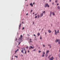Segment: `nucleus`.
<instances>
[{
	"label": "nucleus",
	"instance_id": "9b49d317",
	"mask_svg": "<svg viewBox=\"0 0 60 60\" xmlns=\"http://www.w3.org/2000/svg\"><path fill=\"white\" fill-rule=\"evenodd\" d=\"M50 13V14L49 15V16L50 17H51V14H52V12H51Z\"/></svg>",
	"mask_w": 60,
	"mask_h": 60
},
{
	"label": "nucleus",
	"instance_id": "6ab92c4d",
	"mask_svg": "<svg viewBox=\"0 0 60 60\" xmlns=\"http://www.w3.org/2000/svg\"><path fill=\"white\" fill-rule=\"evenodd\" d=\"M40 17V15H38V18H39Z\"/></svg>",
	"mask_w": 60,
	"mask_h": 60
},
{
	"label": "nucleus",
	"instance_id": "0eeeda50",
	"mask_svg": "<svg viewBox=\"0 0 60 60\" xmlns=\"http://www.w3.org/2000/svg\"><path fill=\"white\" fill-rule=\"evenodd\" d=\"M22 40V39H21V38H19L18 40V41H21V40Z\"/></svg>",
	"mask_w": 60,
	"mask_h": 60
},
{
	"label": "nucleus",
	"instance_id": "c756f323",
	"mask_svg": "<svg viewBox=\"0 0 60 60\" xmlns=\"http://www.w3.org/2000/svg\"><path fill=\"white\" fill-rule=\"evenodd\" d=\"M17 51H15V54H16V52H17Z\"/></svg>",
	"mask_w": 60,
	"mask_h": 60
},
{
	"label": "nucleus",
	"instance_id": "5701e85b",
	"mask_svg": "<svg viewBox=\"0 0 60 60\" xmlns=\"http://www.w3.org/2000/svg\"><path fill=\"white\" fill-rule=\"evenodd\" d=\"M38 36H39V35H40V34L39 33H38Z\"/></svg>",
	"mask_w": 60,
	"mask_h": 60
},
{
	"label": "nucleus",
	"instance_id": "c03bdc74",
	"mask_svg": "<svg viewBox=\"0 0 60 60\" xmlns=\"http://www.w3.org/2000/svg\"><path fill=\"white\" fill-rule=\"evenodd\" d=\"M29 42H32V41H30Z\"/></svg>",
	"mask_w": 60,
	"mask_h": 60
},
{
	"label": "nucleus",
	"instance_id": "864d4df0",
	"mask_svg": "<svg viewBox=\"0 0 60 60\" xmlns=\"http://www.w3.org/2000/svg\"><path fill=\"white\" fill-rule=\"evenodd\" d=\"M34 36H35L36 35L35 34H34Z\"/></svg>",
	"mask_w": 60,
	"mask_h": 60
},
{
	"label": "nucleus",
	"instance_id": "49530a36",
	"mask_svg": "<svg viewBox=\"0 0 60 60\" xmlns=\"http://www.w3.org/2000/svg\"><path fill=\"white\" fill-rule=\"evenodd\" d=\"M17 38H16V40H15V41H17Z\"/></svg>",
	"mask_w": 60,
	"mask_h": 60
},
{
	"label": "nucleus",
	"instance_id": "f03ea898",
	"mask_svg": "<svg viewBox=\"0 0 60 60\" xmlns=\"http://www.w3.org/2000/svg\"><path fill=\"white\" fill-rule=\"evenodd\" d=\"M24 49V50L25 51V54H26V49L25 48V47H24L23 48H22V49Z\"/></svg>",
	"mask_w": 60,
	"mask_h": 60
},
{
	"label": "nucleus",
	"instance_id": "2f4dec72",
	"mask_svg": "<svg viewBox=\"0 0 60 60\" xmlns=\"http://www.w3.org/2000/svg\"><path fill=\"white\" fill-rule=\"evenodd\" d=\"M60 41L58 42V43H59V44H60Z\"/></svg>",
	"mask_w": 60,
	"mask_h": 60
},
{
	"label": "nucleus",
	"instance_id": "473e14b6",
	"mask_svg": "<svg viewBox=\"0 0 60 60\" xmlns=\"http://www.w3.org/2000/svg\"><path fill=\"white\" fill-rule=\"evenodd\" d=\"M41 51H39V53H41Z\"/></svg>",
	"mask_w": 60,
	"mask_h": 60
},
{
	"label": "nucleus",
	"instance_id": "13d9d810",
	"mask_svg": "<svg viewBox=\"0 0 60 60\" xmlns=\"http://www.w3.org/2000/svg\"><path fill=\"white\" fill-rule=\"evenodd\" d=\"M22 23L23 24V23H24V22H22Z\"/></svg>",
	"mask_w": 60,
	"mask_h": 60
},
{
	"label": "nucleus",
	"instance_id": "a878e982",
	"mask_svg": "<svg viewBox=\"0 0 60 60\" xmlns=\"http://www.w3.org/2000/svg\"><path fill=\"white\" fill-rule=\"evenodd\" d=\"M26 48L27 49L28 48V46H27L26 47Z\"/></svg>",
	"mask_w": 60,
	"mask_h": 60
},
{
	"label": "nucleus",
	"instance_id": "a19ab883",
	"mask_svg": "<svg viewBox=\"0 0 60 60\" xmlns=\"http://www.w3.org/2000/svg\"><path fill=\"white\" fill-rule=\"evenodd\" d=\"M51 45H48V46H50Z\"/></svg>",
	"mask_w": 60,
	"mask_h": 60
},
{
	"label": "nucleus",
	"instance_id": "680f3d73",
	"mask_svg": "<svg viewBox=\"0 0 60 60\" xmlns=\"http://www.w3.org/2000/svg\"><path fill=\"white\" fill-rule=\"evenodd\" d=\"M38 48V49H40V47H39Z\"/></svg>",
	"mask_w": 60,
	"mask_h": 60
},
{
	"label": "nucleus",
	"instance_id": "58836bf2",
	"mask_svg": "<svg viewBox=\"0 0 60 60\" xmlns=\"http://www.w3.org/2000/svg\"><path fill=\"white\" fill-rule=\"evenodd\" d=\"M23 29H24V27H23L22 30H23Z\"/></svg>",
	"mask_w": 60,
	"mask_h": 60
},
{
	"label": "nucleus",
	"instance_id": "e433bc0d",
	"mask_svg": "<svg viewBox=\"0 0 60 60\" xmlns=\"http://www.w3.org/2000/svg\"><path fill=\"white\" fill-rule=\"evenodd\" d=\"M20 43H21V42H20L19 43V44H18V45H19V44H20Z\"/></svg>",
	"mask_w": 60,
	"mask_h": 60
},
{
	"label": "nucleus",
	"instance_id": "bb28decb",
	"mask_svg": "<svg viewBox=\"0 0 60 60\" xmlns=\"http://www.w3.org/2000/svg\"><path fill=\"white\" fill-rule=\"evenodd\" d=\"M40 39L41 40V39H42L41 36V37L40 38Z\"/></svg>",
	"mask_w": 60,
	"mask_h": 60
},
{
	"label": "nucleus",
	"instance_id": "2eb2a0df",
	"mask_svg": "<svg viewBox=\"0 0 60 60\" xmlns=\"http://www.w3.org/2000/svg\"><path fill=\"white\" fill-rule=\"evenodd\" d=\"M59 30H58L57 31V33L59 34Z\"/></svg>",
	"mask_w": 60,
	"mask_h": 60
},
{
	"label": "nucleus",
	"instance_id": "bf43d9fd",
	"mask_svg": "<svg viewBox=\"0 0 60 60\" xmlns=\"http://www.w3.org/2000/svg\"><path fill=\"white\" fill-rule=\"evenodd\" d=\"M36 15H37V14H36L35 15V16H36Z\"/></svg>",
	"mask_w": 60,
	"mask_h": 60
},
{
	"label": "nucleus",
	"instance_id": "4d7b16f0",
	"mask_svg": "<svg viewBox=\"0 0 60 60\" xmlns=\"http://www.w3.org/2000/svg\"><path fill=\"white\" fill-rule=\"evenodd\" d=\"M59 5V4H57V5Z\"/></svg>",
	"mask_w": 60,
	"mask_h": 60
},
{
	"label": "nucleus",
	"instance_id": "6e6552de",
	"mask_svg": "<svg viewBox=\"0 0 60 60\" xmlns=\"http://www.w3.org/2000/svg\"><path fill=\"white\" fill-rule=\"evenodd\" d=\"M30 6H31L32 7H33V4H32V3H30Z\"/></svg>",
	"mask_w": 60,
	"mask_h": 60
},
{
	"label": "nucleus",
	"instance_id": "3c124183",
	"mask_svg": "<svg viewBox=\"0 0 60 60\" xmlns=\"http://www.w3.org/2000/svg\"><path fill=\"white\" fill-rule=\"evenodd\" d=\"M51 0H50L49 1L50 2H51Z\"/></svg>",
	"mask_w": 60,
	"mask_h": 60
},
{
	"label": "nucleus",
	"instance_id": "4be33fe9",
	"mask_svg": "<svg viewBox=\"0 0 60 60\" xmlns=\"http://www.w3.org/2000/svg\"><path fill=\"white\" fill-rule=\"evenodd\" d=\"M19 26V29H20V27H21V24H20V25Z\"/></svg>",
	"mask_w": 60,
	"mask_h": 60
},
{
	"label": "nucleus",
	"instance_id": "412c9836",
	"mask_svg": "<svg viewBox=\"0 0 60 60\" xmlns=\"http://www.w3.org/2000/svg\"><path fill=\"white\" fill-rule=\"evenodd\" d=\"M51 56L50 55L48 57V58L49 59V58H50V57Z\"/></svg>",
	"mask_w": 60,
	"mask_h": 60
},
{
	"label": "nucleus",
	"instance_id": "de8ad7c7",
	"mask_svg": "<svg viewBox=\"0 0 60 60\" xmlns=\"http://www.w3.org/2000/svg\"><path fill=\"white\" fill-rule=\"evenodd\" d=\"M27 15H28V13H27V14H26V16H27Z\"/></svg>",
	"mask_w": 60,
	"mask_h": 60
},
{
	"label": "nucleus",
	"instance_id": "052dcab7",
	"mask_svg": "<svg viewBox=\"0 0 60 60\" xmlns=\"http://www.w3.org/2000/svg\"><path fill=\"white\" fill-rule=\"evenodd\" d=\"M45 34H47V33H46V32L45 33Z\"/></svg>",
	"mask_w": 60,
	"mask_h": 60
},
{
	"label": "nucleus",
	"instance_id": "c9c22d12",
	"mask_svg": "<svg viewBox=\"0 0 60 60\" xmlns=\"http://www.w3.org/2000/svg\"><path fill=\"white\" fill-rule=\"evenodd\" d=\"M30 41H32V39H30Z\"/></svg>",
	"mask_w": 60,
	"mask_h": 60
},
{
	"label": "nucleus",
	"instance_id": "4468645a",
	"mask_svg": "<svg viewBox=\"0 0 60 60\" xmlns=\"http://www.w3.org/2000/svg\"><path fill=\"white\" fill-rule=\"evenodd\" d=\"M45 52H43V55H45Z\"/></svg>",
	"mask_w": 60,
	"mask_h": 60
},
{
	"label": "nucleus",
	"instance_id": "4c0bfd02",
	"mask_svg": "<svg viewBox=\"0 0 60 60\" xmlns=\"http://www.w3.org/2000/svg\"><path fill=\"white\" fill-rule=\"evenodd\" d=\"M32 11H33V10H31V12H32Z\"/></svg>",
	"mask_w": 60,
	"mask_h": 60
},
{
	"label": "nucleus",
	"instance_id": "393cba45",
	"mask_svg": "<svg viewBox=\"0 0 60 60\" xmlns=\"http://www.w3.org/2000/svg\"><path fill=\"white\" fill-rule=\"evenodd\" d=\"M42 57H44V55L43 54V55L42 56Z\"/></svg>",
	"mask_w": 60,
	"mask_h": 60
},
{
	"label": "nucleus",
	"instance_id": "09e8293b",
	"mask_svg": "<svg viewBox=\"0 0 60 60\" xmlns=\"http://www.w3.org/2000/svg\"><path fill=\"white\" fill-rule=\"evenodd\" d=\"M41 30V29H39V31H40Z\"/></svg>",
	"mask_w": 60,
	"mask_h": 60
},
{
	"label": "nucleus",
	"instance_id": "f3484780",
	"mask_svg": "<svg viewBox=\"0 0 60 60\" xmlns=\"http://www.w3.org/2000/svg\"><path fill=\"white\" fill-rule=\"evenodd\" d=\"M21 52L22 53H24V50H22L21 51Z\"/></svg>",
	"mask_w": 60,
	"mask_h": 60
},
{
	"label": "nucleus",
	"instance_id": "5fc2aeb1",
	"mask_svg": "<svg viewBox=\"0 0 60 60\" xmlns=\"http://www.w3.org/2000/svg\"><path fill=\"white\" fill-rule=\"evenodd\" d=\"M34 22H33V24H34Z\"/></svg>",
	"mask_w": 60,
	"mask_h": 60
},
{
	"label": "nucleus",
	"instance_id": "423d86ee",
	"mask_svg": "<svg viewBox=\"0 0 60 60\" xmlns=\"http://www.w3.org/2000/svg\"><path fill=\"white\" fill-rule=\"evenodd\" d=\"M43 13L40 14V17H42L43 16Z\"/></svg>",
	"mask_w": 60,
	"mask_h": 60
},
{
	"label": "nucleus",
	"instance_id": "e2e57ef3",
	"mask_svg": "<svg viewBox=\"0 0 60 60\" xmlns=\"http://www.w3.org/2000/svg\"><path fill=\"white\" fill-rule=\"evenodd\" d=\"M31 49V48H29V49Z\"/></svg>",
	"mask_w": 60,
	"mask_h": 60
},
{
	"label": "nucleus",
	"instance_id": "f704fd0d",
	"mask_svg": "<svg viewBox=\"0 0 60 60\" xmlns=\"http://www.w3.org/2000/svg\"><path fill=\"white\" fill-rule=\"evenodd\" d=\"M37 16H36V17H35V18H37Z\"/></svg>",
	"mask_w": 60,
	"mask_h": 60
},
{
	"label": "nucleus",
	"instance_id": "a18cd8bd",
	"mask_svg": "<svg viewBox=\"0 0 60 60\" xmlns=\"http://www.w3.org/2000/svg\"><path fill=\"white\" fill-rule=\"evenodd\" d=\"M19 50V49H17L16 51H18Z\"/></svg>",
	"mask_w": 60,
	"mask_h": 60
},
{
	"label": "nucleus",
	"instance_id": "69168bd1",
	"mask_svg": "<svg viewBox=\"0 0 60 60\" xmlns=\"http://www.w3.org/2000/svg\"><path fill=\"white\" fill-rule=\"evenodd\" d=\"M43 29H42V31H43Z\"/></svg>",
	"mask_w": 60,
	"mask_h": 60
},
{
	"label": "nucleus",
	"instance_id": "603ef678",
	"mask_svg": "<svg viewBox=\"0 0 60 60\" xmlns=\"http://www.w3.org/2000/svg\"><path fill=\"white\" fill-rule=\"evenodd\" d=\"M35 4V3H34H34H33V4Z\"/></svg>",
	"mask_w": 60,
	"mask_h": 60
},
{
	"label": "nucleus",
	"instance_id": "6e6d98bb",
	"mask_svg": "<svg viewBox=\"0 0 60 60\" xmlns=\"http://www.w3.org/2000/svg\"><path fill=\"white\" fill-rule=\"evenodd\" d=\"M54 4V2H53L52 3V4Z\"/></svg>",
	"mask_w": 60,
	"mask_h": 60
},
{
	"label": "nucleus",
	"instance_id": "338daca9",
	"mask_svg": "<svg viewBox=\"0 0 60 60\" xmlns=\"http://www.w3.org/2000/svg\"><path fill=\"white\" fill-rule=\"evenodd\" d=\"M60 50H59V51L60 52Z\"/></svg>",
	"mask_w": 60,
	"mask_h": 60
},
{
	"label": "nucleus",
	"instance_id": "aec40b11",
	"mask_svg": "<svg viewBox=\"0 0 60 60\" xmlns=\"http://www.w3.org/2000/svg\"><path fill=\"white\" fill-rule=\"evenodd\" d=\"M46 57H47V56H48V54L47 53H46L45 55Z\"/></svg>",
	"mask_w": 60,
	"mask_h": 60
},
{
	"label": "nucleus",
	"instance_id": "cd10ccee",
	"mask_svg": "<svg viewBox=\"0 0 60 60\" xmlns=\"http://www.w3.org/2000/svg\"><path fill=\"white\" fill-rule=\"evenodd\" d=\"M15 57H16L17 58H18V56H15Z\"/></svg>",
	"mask_w": 60,
	"mask_h": 60
},
{
	"label": "nucleus",
	"instance_id": "a211bd4d",
	"mask_svg": "<svg viewBox=\"0 0 60 60\" xmlns=\"http://www.w3.org/2000/svg\"><path fill=\"white\" fill-rule=\"evenodd\" d=\"M22 37H23V36H22V35H20V38H22Z\"/></svg>",
	"mask_w": 60,
	"mask_h": 60
},
{
	"label": "nucleus",
	"instance_id": "0e129e2a",
	"mask_svg": "<svg viewBox=\"0 0 60 60\" xmlns=\"http://www.w3.org/2000/svg\"><path fill=\"white\" fill-rule=\"evenodd\" d=\"M34 14V13H33V14Z\"/></svg>",
	"mask_w": 60,
	"mask_h": 60
},
{
	"label": "nucleus",
	"instance_id": "ddd939ff",
	"mask_svg": "<svg viewBox=\"0 0 60 60\" xmlns=\"http://www.w3.org/2000/svg\"><path fill=\"white\" fill-rule=\"evenodd\" d=\"M52 14L53 15H55V13H54L53 12H52Z\"/></svg>",
	"mask_w": 60,
	"mask_h": 60
},
{
	"label": "nucleus",
	"instance_id": "8fccbe9b",
	"mask_svg": "<svg viewBox=\"0 0 60 60\" xmlns=\"http://www.w3.org/2000/svg\"><path fill=\"white\" fill-rule=\"evenodd\" d=\"M34 51H35V49H34Z\"/></svg>",
	"mask_w": 60,
	"mask_h": 60
},
{
	"label": "nucleus",
	"instance_id": "39448f33",
	"mask_svg": "<svg viewBox=\"0 0 60 60\" xmlns=\"http://www.w3.org/2000/svg\"><path fill=\"white\" fill-rule=\"evenodd\" d=\"M55 31V35H57V33H56V30H54Z\"/></svg>",
	"mask_w": 60,
	"mask_h": 60
},
{
	"label": "nucleus",
	"instance_id": "7c9ffc66",
	"mask_svg": "<svg viewBox=\"0 0 60 60\" xmlns=\"http://www.w3.org/2000/svg\"><path fill=\"white\" fill-rule=\"evenodd\" d=\"M43 46L44 47H45V45H43Z\"/></svg>",
	"mask_w": 60,
	"mask_h": 60
},
{
	"label": "nucleus",
	"instance_id": "20e7f679",
	"mask_svg": "<svg viewBox=\"0 0 60 60\" xmlns=\"http://www.w3.org/2000/svg\"><path fill=\"white\" fill-rule=\"evenodd\" d=\"M54 59V58L53 57H51V58H50L49 59V60H53Z\"/></svg>",
	"mask_w": 60,
	"mask_h": 60
},
{
	"label": "nucleus",
	"instance_id": "774afa93",
	"mask_svg": "<svg viewBox=\"0 0 60 60\" xmlns=\"http://www.w3.org/2000/svg\"><path fill=\"white\" fill-rule=\"evenodd\" d=\"M22 56H23V55H22Z\"/></svg>",
	"mask_w": 60,
	"mask_h": 60
},
{
	"label": "nucleus",
	"instance_id": "dca6fc26",
	"mask_svg": "<svg viewBox=\"0 0 60 60\" xmlns=\"http://www.w3.org/2000/svg\"><path fill=\"white\" fill-rule=\"evenodd\" d=\"M30 47L31 49H34V47H32V46H30Z\"/></svg>",
	"mask_w": 60,
	"mask_h": 60
},
{
	"label": "nucleus",
	"instance_id": "c85d7f7f",
	"mask_svg": "<svg viewBox=\"0 0 60 60\" xmlns=\"http://www.w3.org/2000/svg\"><path fill=\"white\" fill-rule=\"evenodd\" d=\"M59 57H60V53L59 54Z\"/></svg>",
	"mask_w": 60,
	"mask_h": 60
},
{
	"label": "nucleus",
	"instance_id": "37998d69",
	"mask_svg": "<svg viewBox=\"0 0 60 60\" xmlns=\"http://www.w3.org/2000/svg\"><path fill=\"white\" fill-rule=\"evenodd\" d=\"M28 53H29L30 52L28 50Z\"/></svg>",
	"mask_w": 60,
	"mask_h": 60
},
{
	"label": "nucleus",
	"instance_id": "1a4fd4ad",
	"mask_svg": "<svg viewBox=\"0 0 60 60\" xmlns=\"http://www.w3.org/2000/svg\"><path fill=\"white\" fill-rule=\"evenodd\" d=\"M30 6H31L32 7H33V4H32V3H30Z\"/></svg>",
	"mask_w": 60,
	"mask_h": 60
},
{
	"label": "nucleus",
	"instance_id": "f8f14e48",
	"mask_svg": "<svg viewBox=\"0 0 60 60\" xmlns=\"http://www.w3.org/2000/svg\"><path fill=\"white\" fill-rule=\"evenodd\" d=\"M49 52V50H48L46 52V54H47V53H48Z\"/></svg>",
	"mask_w": 60,
	"mask_h": 60
},
{
	"label": "nucleus",
	"instance_id": "72a5a7b5",
	"mask_svg": "<svg viewBox=\"0 0 60 60\" xmlns=\"http://www.w3.org/2000/svg\"><path fill=\"white\" fill-rule=\"evenodd\" d=\"M45 11L43 12V13H45Z\"/></svg>",
	"mask_w": 60,
	"mask_h": 60
},
{
	"label": "nucleus",
	"instance_id": "7ed1b4c3",
	"mask_svg": "<svg viewBox=\"0 0 60 60\" xmlns=\"http://www.w3.org/2000/svg\"><path fill=\"white\" fill-rule=\"evenodd\" d=\"M58 42V41H60V39H57L55 41L56 42Z\"/></svg>",
	"mask_w": 60,
	"mask_h": 60
},
{
	"label": "nucleus",
	"instance_id": "ea45409f",
	"mask_svg": "<svg viewBox=\"0 0 60 60\" xmlns=\"http://www.w3.org/2000/svg\"><path fill=\"white\" fill-rule=\"evenodd\" d=\"M49 48H50H50H51V46H50Z\"/></svg>",
	"mask_w": 60,
	"mask_h": 60
},
{
	"label": "nucleus",
	"instance_id": "9d476101",
	"mask_svg": "<svg viewBox=\"0 0 60 60\" xmlns=\"http://www.w3.org/2000/svg\"><path fill=\"white\" fill-rule=\"evenodd\" d=\"M48 31L49 33H51V31L50 30H48Z\"/></svg>",
	"mask_w": 60,
	"mask_h": 60
},
{
	"label": "nucleus",
	"instance_id": "b1692460",
	"mask_svg": "<svg viewBox=\"0 0 60 60\" xmlns=\"http://www.w3.org/2000/svg\"><path fill=\"white\" fill-rule=\"evenodd\" d=\"M58 9H60V7L59 6H58Z\"/></svg>",
	"mask_w": 60,
	"mask_h": 60
},
{
	"label": "nucleus",
	"instance_id": "f257e3e1",
	"mask_svg": "<svg viewBox=\"0 0 60 60\" xmlns=\"http://www.w3.org/2000/svg\"><path fill=\"white\" fill-rule=\"evenodd\" d=\"M47 6L48 7H49V5H48V4H45V7H46Z\"/></svg>",
	"mask_w": 60,
	"mask_h": 60
},
{
	"label": "nucleus",
	"instance_id": "79ce46f5",
	"mask_svg": "<svg viewBox=\"0 0 60 60\" xmlns=\"http://www.w3.org/2000/svg\"><path fill=\"white\" fill-rule=\"evenodd\" d=\"M55 2H56V3H57V0H56V1H55Z\"/></svg>",
	"mask_w": 60,
	"mask_h": 60
}]
</instances>
